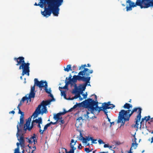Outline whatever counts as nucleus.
Here are the masks:
<instances>
[{"label": "nucleus", "instance_id": "obj_1", "mask_svg": "<svg viewBox=\"0 0 153 153\" xmlns=\"http://www.w3.org/2000/svg\"><path fill=\"white\" fill-rule=\"evenodd\" d=\"M82 103L84 107L88 109V111H90L89 113L88 111H86V114H83L85 119L89 120V118L91 119V117H90L89 114H94V111H96L98 109L101 108L102 109L107 110L109 109H112L115 107V105L113 104H111L110 102H104L102 103L101 107L98 106V102H95L92 99L89 98L83 101Z\"/></svg>", "mask_w": 153, "mask_h": 153}, {"label": "nucleus", "instance_id": "obj_2", "mask_svg": "<svg viewBox=\"0 0 153 153\" xmlns=\"http://www.w3.org/2000/svg\"><path fill=\"white\" fill-rule=\"evenodd\" d=\"M46 5L47 8L45 10L41 12L44 16L48 17L50 16L52 13L55 16H58L59 13V7L61 5L63 0H41Z\"/></svg>", "mask_w": 153, "mask_h": 153}, {"label": "nucleus", "instance_id": "obj_3", "mask_svg": "<svg viewBox=\"0 0 153 153\" xmlns=\"http://www.w3.org/2000/svg\"><path fill=\"white\" fill-rule=\"evenodd\" d=\"M138 114L136 117L140 118L141 116L142 109L140 107H135L131 111V110H128L125 111L124 110H121L119 112L118 117L117 123H121V126L124 125L125 122L129 120L130 117L133 113L136 112L137 110Z\"/></svg>", "mask_w": 153, "mask_h": 153}, {"label": "nucleus", "instance_id": "obj_4", "mask_svg": "<svg viewBox=\"0 0 153 153\" xmlns=\"http://www.w3.org/2000/svg\"><path fill=\"white\" fill-rule=\"evenodd\" d=\"M93 73V70H89L88 68H85L82 71H80L78 73V75H81V77H79V81H82L85 82V83L81 85L79 88L80 91L82 92L84 91L88 83H90V81L91 79V77L89 76L90 74Z\"/></svg>", "mask_w": 153, "mask_h": 153}, {"label": "nucleus", "instance_id": "obj_5", "mask_svg": "<svg viewBox=\"0 0 153 153\" xmlns=\"http://www.w3.org/2000/svg\"><path fill=\"white\" fill-rule=\"evenodd\" d=\"M14 59L17 63L16 64V66L20 65L19 69L22 70V76H24L25 74H27V75L29 76L30 64L28 62L25 63L24 60V58L22 56H19L17 58H15Z\"/></svg>", "mask_w": 153, "mask_h": 153}, {"label": "nucleus", "instance_id": "obj_6", "mask_svg": "<svg viewBox=\"0 0 153 153\" xmlns=\"http://www.w3.org/2000/svg\"><path fill=\"white\" fill-rule=\"evenodd\" d=\"M53 100H49L44 101L43 100L41 103L37 108L35 111L33 113V116L34 118L36 117L39 114L42 115L44 113L47 114L48 113L46 106L49 104Z\"/></svg>", "mask_w": 153, "mask_h": 153}, {"label": "nucleus", "instance_id": "obj_7", "mask_svg": "<svg viewBox=\"0 0 153 153\" xmlns=\"http://www.w3.org/2000/svg\"><path fill=\"white\" fill-rule=\"evenodd\" d=\"M53 100H49L44 101L43 100L41 103L37 108L35 111L33 113V116L34 118L36 117L39 114L42 115L44 113L47 114L48 113L46 106L49 104Z\"/></svg>", "mask_w": 153, "mask_h": 153}, {"label": "nucleus", "instance_id": "obj_8", "mask_svg": "<svg viewBox=\"0 0 153 153\" xmlns=\"http://www.w3.org/2000/svg\"><path fill=\"white\" fill-rule=\"evenodd\" d=\"M31 118H29L27 120H26L25 124L23 127V123L20 126V123H18V124L17 126V132L16 134V136L18 137L19 135V133L20 134H23L26 132V131L28 129L29 131H30L33 126V122H32L31 125L30 127H29L30 123Z\"/></svg>", "mask_w": 153, "mask_h": 153}, {"label": "nucleus", "instance_id": "obj_9", "mask_svg": "<svg viewBox=\"0 0 153 153\" xmlns=\"http://www.w3.org/2000/svg\"><path fill=\"white\" fill-rule=\"evenodd\" d=\"M143 0H137L135 4L134 2H131L130 4V6L131 7H134L137 5L140 6L141 8H147L148 7H146L145 4H146V2L145 1H143Z\"/></svg>", "mask_w": 153, "mask_h": 153}, {"label": "nucleus", "instance_id": "obj_10", "mask_svg": "<svg viewBox=\"0 0 153 153\" xmlns=\"http://www.w3.org/2000/svg\"><path fill=\"white\" fill-rule=\"evenodd\" d=\"M81 75H79L78 74L77 75H74L73 76L72 78H71L72 76L71 74H70L68 78L67 77L66 78V80H69L68 81H70L71 83H73L75 87L76 88V83L77 82V80H78L79 77H81Z\"/></svg>", "mask_w": 153, "mask_h": 153}, {"label": "nucleus", "instance_id": "obj_11", "mask_svg": "<svg viewBox=\"0 0 153 153\" xmlns=\"http://www.w3.org/2000/svg\"><path fill=\"white\" fill-rule=\"evenodd\" d=\"M19 135L18 136V140L19 141V143L17 142L16 143V145L17 147H19V146L20 145L22 148V149H24L25 148V140L24 139V137L23 134H20V133H19Z\"/></svg>", "mask_w": 153, "mask_h": 153}, {"label": "nucleus", "instance_id": "obj_12", "mask_svg": "<svg viewBox=\"0 0 153 153\" xmlns=\"http://www.w3.org/2000/svg\"><path fill=\"white\" fill-rule=\"evenodd\" d=\"M77 141H74V139L71 140V143L70 144V147L71 149L69 151H68L67 149L63 148V149L65 150V153H74V151L76 149V147H74V146L75 145Z\"/></svg>", "mask_w": 153, "mask_h": 153}, {"label": "nucleus", "instance_id": "obj_13", "mask_svg": "<svg viewBox=\"0 0 153 153\" xmlns=\"http://www.w3.org/2000/svg\"><path fill=\"white\" fill-rule=\"evenodd\" d=\"M26 139L27 142L30 143H32L33 142L34 145H35L37 143V136L35 134H33L30 137L26 138Z\"/></svg>", "mask_w": 153, "mask_h": 153}, {"label": "nucleus", "instance_id": "obj_14", "mask_svg": "<svg viewBox=\"0 0 153 153\" xmlns=\"http://www.w3.org/2000/svg\"><path fill=\"white\" fill-rule=\"evenodd\" d=\"M35 85H36L39 88H42L45 87L46 85H48L46 81H44L43 80H41L39 81L38 79L35 78L34 80Z\"/></svg>", "mask_w": 153, "mask_h": 153}, {"label": "nucleus", "instance_id": "obj_15", "mask_svg": "<svg viewBox=\"0 0 153 153\" xmlns=\"http://www.w3.org/2000/svg\"><path fill=\"white\" fill-rule=\"evenodd\" d=\"M67 113V111H64L62 112H60L56 114H55L53 116V119L56 120L57 122H58L59 120L62 119V117H61L62 115H63Z\"/></svg>", "mask_w": 153, "mask_h": 153}, {"label": "nucleus", "instance_id": "obj_16", "mask_svg": "<svg viewBox=\"0 0 153 153\" xmlns=\"http://www.w3.org/2000/svg\"><path fill=\"white\" fill-rule=\"evenodd\" d=\"M18 114H21L20 119V124L21 126V125H22L24 123V112H22L20 109H19V110Z\"/></svg>", "mask_w": 153, "mask_h": 153}, {"label": "nucleus", "instance_id": "obj_17", "mask_svg": "<svg viewBox=\"0 0 153 153\" xmlns=\"http://www.w3.org/2000/svg\"><path fill=\"white\" fill-rule=\"evenodd\" d=\"M35 85H34L33 86L31 87L29 95L30 98H34L35 97Z\"/></svg>", "mask_w": 153, "mask_h": 153}, {"label": "nucleus", "instance_id": "obj_18", "mask_svg": "<svg viewBox=\"0 0 153 153\" xmlns=\"http://www.w3.org/2000/svg\"><path fill=\"white\" fill-rule=\"evenodd\" d=\"M145 1L146 4H145L146 7H149L150 6H153V0H143Z\"/></svg>", "mask_w": 153, "mask_h": 153}, {"label": "nucleus", "instance_id": "obj_19", "mask_svg": "<svg viewBox=\"0 0 153 153\" xmlns=\"http://www.w3.org/2000/svg\"><path fill=\"white\" fill-rule=\"evenodd\" d=\"M40 1L39 2V3L38 4H37V3L36 2L35 4H34V5L35 6H39L41 8H43V7H44V10H45V7L46 8H47V7L46 6V5L43 2H42L41 1V0H40Z\"/></svg>", "mask_w": 153, "mask_h": 153}, {"label": "nucleus", "instance_id": "obj_20", "mask_svg": "<svg viewBox=\"0 0 153 153\" xmlns=\"http://www.w3.org/2000/svg\"><path fill=\"white\" fill-rule=\"evenodd\" d=\"M141 117H140V118H137V117L135 118V124L134 125V126H134V128H137V130L138 129V125H139V123H138L141 120Z\"/></svg>", "mask_w": 153, "mask_h": 153}, {"label": "nucleus", "instance_id": "obj_21", "mask_svg": "<svg viewBox=\"0 0 153 153\" xmlns=\"http://www.w3.org/2000/svg\"><path fill=\"white\" fill-rule=\"evenodd\" d=\"M70 81H67L66 80L65 81V86L63 87H59V88H61L62 89H67L68 88V85L69 84H70L71 86H72L73 85V83H71L70 82Z\"/></svg>", "mask_w": 153, "mask_h": 153}, {"label": "nucleus", "instance_id": "obj_22", "mask_svg": "<svg viewBox=\"0 0 153 153\" xmlns=\"http://www.w3.org/2000/svg\"><path fill=\"white\" fill-rule=\"evenodd\" d=\"M32 122L33 123V122H35L38 124L42 123V120L41 117H39L38 119H36L34 120H33Z\"/></svg>", "mask_w": 153, "mask_h": 153}, {"label": "nucleus", "instance_id": "obj_23", "mask_svg": "<svg viewBox=\"0 0 153 153\" xmlns=\"http://www.w3.org/2000/svg\"><path fill=\"white\" fill-rule=\"evenodd\" d=\"M132 105L130 104L126 103L123 106V107L125 109H127L128 110H130V108H132Z\"/></svg>", "mask_w": 153, "mask_h": 153}, {"label": "nucleus", "instance_id": "obj_24", "mask_svg": "<svg viewBox=\"0 0 153 153\" xmlns=\"http://www.w3.org/2000/svg\"><path fill=\"white\" fill-rule=\"evenodd\" d=\"M31 98H30L29 97V95L28 97L26 96L23 97L21 100L23 102H24V101L26 100H27L28 102V100L30 99V101Z\"/></svg>", "mask_w": 153, "mask_h": 153}, {"label": "nucleus", "instance_id": "obj_25", "mask_svg": "<svg viewBox=\"0 0 153 153\" xmlns=\"http://www.w3.org/2000/svg\"><path fill=\"white\" fill-rule=\"evenodd\" d=\"M64 70L65 71L68 72L70 70L71 71V65H68L67 66L66 68H65Z\"/></svg>", "mask_w": 153, "mask_h": 153}, {"label": "nucleus", "instance_id": "obj_26", "mask_svg": "<svg viewBox=\"0 0 153 153\" xmlns=\"http://www.w3.org/2000/svg\"><path fill=\"white\" fill-rule=\"evenodd\" d=\"M98 110H97V113L98 114L100 112V111H103L104 113H105V114L106 115L108 113V111L107 110H104L102 109L101 108H100L99 109H98Z\"/></svg>", "mask_w": 153, "mask_h": 153}, {"label": "nucleus", "instance_id": "obj_27", "mask_svg": "<svg viewBox=\"0 0 153 153\" xmlns=\"http://www.w3.org/2000/svg\"><path fill=\"white\" fill-rule=\"evenodd\" d=\"M45 87V92L47 93L48 94H50V93H51V89L50 88V89L48 91V85H46Z\"/></svg>", "mask_w": 153, "mask_h": 153}, {"label": "nucleus", "instance_id": "obj_28", "mask_svg": "<svg viewBox=\"0 0 153 153\" xmlns=\"http://www.w3.org/2000/svg\"><path fill=\"white\" fill-rule=\"evenodd\" d=\"M138 144L137 143H132L131 144V148L132 147H133L134 148V149H136L137 147Z\"/></svg>", "mask_w": 153, "mask_h": 153}, {"label": "nucleus", "instance_id": "obj_29", "mask_svg": "<svg viewBox=\"0 0 153 153\" xmlns=\"http://www.w3.org/2000/svg\"><path fill=\"white\" fill-rule=\"evenodd\" d=\"M80 97V95L79 93H78L77 94H76L75 96L73 97V98L72 99H76L77 98H78Z\"/></svg>", "mask_w": 153, "mask_h": 153}, {"label": "nucleus", "instance_id": "obj_30", "mask_svg": "<svg viewBox=\"0 0 153 153\" xmlns=\"http://www.w3.org/2000/svg\"><path fill=\"white\" fill-rule=\"evenodd\" d=\"M147 117L146 116V117H144V118H142L141 119V121L140 122V128H141V125L143 124V122H144V120H146V118H147Z\"/></svg>", "mask_w": 153, "mask_h": 153}, {"label": "nucleus", "instance_id": "obj_31", "mask_svg": "<svg viewBox=\"0 0 153 153\" xmlns=\"http://www.w3.org/2000/svg\"><path fill=\"white\" fill-rule=\"evenodd\" d=\"M86 66H87L86 64H85L84 65H82L81 66L79 67V70H81L82 69H83L84 68V69L85 68V67Z\"/></svg>", "mask_w": 153, "mask_h": 153}, {"label": "nucleus", "instance_id": "obj_32", "mask_svg": "<svg viewBox=\"0 0 153 153\" xmlns=\"http://www.w3.org/2000/svg\"><path fill=\"white\" fill-rule=\"evenodd\" d=\"M50 126L49 124V123H47V124H46L44 127V131H45Z\"/></svg>", "mask_w": 153, "mask_h": 153}, {"label": "nucleus", "instance_id": "obj_33", "mask_svg": "<svg viewBox=\"0 0 153 153\" xmlns=\"http://www.w3.org/2000/svg\"><path fill=\"white\" fill-rule=\"evenodd\" d=\"M85 151L87 153H89L91 151V150H90L89 148H86L85 149Z\"/></svg>", "mask_w": 153, "mask_h": 153}, {"label": "nucleus", "instance_id": "obj_34", "mask_svg": "<svg viewBox=\"0 0 153 153\" xmlns=\"http://www.w3.org/2000/svg\"><path fill=\"white\" fill-rule=\"evenodd\" d=\"M98 142L100 144H104L105 143L101 139H99L98 140Z\"/></svg>", "mask_w": 153, "mask_h": 153}, {"label": "nucleus", "instance_id": "obj_35", "mask_svg": "<svg viewBox=\"0 0 153 153\" xmlns=\"http://www.w3.org/2000/svg\"><path fill=\"white\" fill-rule=\"evenodd\" d=\"M14 153H20L19 152V147H17L16 148L14 152Z\"/></svg>", "mask_w": 153, "mask_h": 153}, {"label": "nucleus", "instance_id": "obj_36", "mask_svg": "<svg viewBox=\"0 0 153 153\" xmlns=\"http://www.w3.org/2000/svg\"><path fill=\"white\" fill-rule=\"evenodd\" d=\"M91 140L92 141V143H97V142H95V141H97V139H93V138L92 137V138H91Z\"/></svg>", "mask_w": 153, "mask_h": 153}, {"label": "nucleus", "instance_id": "obj_37", "mask_svg": "<svg viewBox=\"0 0 153 153\" xmlns=\"http://www.w3.org/2000/svg\"><path fill=\"white\" fill-rule=\"evenodd\" d=\"M131 6H129V7H126V11H128V10H132V8H131Z\"/></svg>", "mask_w": 153, "mask_h": 153}, {"label": "nucleus", "instance_id": "obj_38", "mask_svg": "<svg viewBox=\"0 0 153 153\" xmlns=\"http://www.w3.org/2000/svg\"><path fill=\"white\" fill-rule=\"evenodd\" d=\"M83 120L82 117H79L78 118L76 119V123H78V122H79L80 120Z\"/></svg>", "mask_w": 153, "mask_h": 153}, {"label": "nucleus", "instance_id": "obj_39", "mask_svg": "<svg viewBox=\"0 0 153 153\" xmlns=\"http://www.w3.org/2000/svg\"><path fill=\"white\" fill-rule=\"evenodd\" d=\"M61 94L62 95H63L64 97H65L66 96V94H65V91H61Z\"/></svg>", "mask_w": 153, "mask_h": 153}, {"label": "nucleus", "instance_id": "obj_40", "mask_svg": "<svg viewBox=\"0 0 153 153\" xmlns=\"http://www.w3.org/2000/svg\"><path fill=\"white\" fill-rule=\"evenodd\" d=\"M82 140L83 143H86L87 142L86 138H85L84 137H82Z\"/></svg>", "mask_w": 153, "mask_h": 153}, {"label": "nucleus", "instance_id": "obj_41", "mask_svg": "<svg viewBox=\"0 0 153 153\" xmlns=\"http://www.w3.org/2000/svg\"><path fill=\"white\" fill-rule=\"evenodd\" d=\"M50 94V97L52 98V99H51V100H52V101H55V99H54V98H53V95L51 94V93H50V94Z\"/></svg>", "mask_w": 153, "mask_h": 153}, {"label": "nucleus", "instance_id": "obj_42", "mask_svg": "<svg viewBox=\"0 0 153 153\" xmlns=\"http://www.w3.org/2000/svg\"><path fill=\"white\" fill-rule=\"evenodd\" d=\"M60 120L58 121L59 122H60L61 123V124H63L65 123L64 121L63 120H62L61 119H60V120Z\"/></svg>", "mask_w": 153, "mask_h": 153}, {"label": "nucleus", "instance_id": "obj_43", "mask_svg": "<svg viewBox=\"0 0 153 153\" xmlns=\"http://www.w3.org/2000/svg\"><path fill=\"white\" fill-rule=\"evenodd\" d=\"M57 122V121H56L55 122H51L50 123H49V124L50 126L51 124H52V125H54L56 124Z\"/></svg>", "mask_w": 153, "mask_h": 153}, {"label": "nucleus", "instance_id": "obj_44", "mask_svg": "<svg viewBox=\"0 0 153 153\" xmlns=\"http://www.w3.org/2000/svg\"><path fill=\"white\" fill-rule=\"evenodd\" d=\"M80 105L79 104H76L74 105L73 107V108L74 109H75V108H76L78 106H79V105Z\"/></svg>", "mask_w": 153, "mask_h": 153}, {"label": "nucleus", "instance_id": "obj_45", "mask_svg": "<svg viewBox=\"0 0 153 153\" xmlns=\"http://www.w3.org/2000/svg\"><path fill=\"white\" fill-rule=\"evenodd\" d=\"M78 149H81L82 148V146L81 143L79 144V145L78 146Z\"/></svg>", "mask_w": 153, "mask_h": 153}, {"label": "nucleus", "instance_id": "obj_46", "mask_svg": "<svg viewBox=\"0 0 153 153\" xmlns=\"http://www.w3.org/2000/svg\"><path fill=\"white\" fill-rule=\"evenodd\" d=\"M82 95L83 96V98L86 99L87 97V93L86 92L85 94H83Z\"/></svg>", "mask_w": 153, "mask_h": 153}, {"label": "nucleus", "instance_id": "obj_47", "mask_svg": "<svg viewBox=\"0 0 153 153\" xmlns=\"http://www.w3.org/2000/svg\"><path fill=\"white\" fill-rule=\"evenodd\" d=\"M91 96H95V101H94H94L96 102H97V96L95 94H93Z\"/></svg>", "mask_w": 153, "mask_h": 153}, {"label": "nucleus", "instance_id": "obj_48", "mask_svg": "<svg viewBox=\"0 0 153 153\" xmlns=\"http://www.w3.org/2000/svg\"><path fill=\"white\" fill-rule=\"evenodd\" d=\"M147 117V118H146V122L149 120L150 119V116H149Z\"/></svg>", "mask_w": 153, "mask_h": 153}, {"label": "nucleus", "instance_id": "obj_49", "mask_svg": "<svg viewBox=\"0 0 153 153\" xmlns=\"http://www.w3.org/2000/svg\"><path fill=\"white\" fill-rule=\"evenodd\" d=\"M77 92V91L76 89V90L74 89L73 90L72 93L73 94H76Z\"/></svg>", "mask_w": 153, "mask_h": 153}, {"label": "nucleus", "instance_id": "obj_50", "mask_svg": "<svg viewBox=\"0 0 153 153\" xmlns=\"http://www.w3.org/2000/svg\"><path fill=\"white\" fill-rule=\"evenodd\" d=\"M91 138H92V137H86V139L87 141H89L90 140H91Z\"/></svg>", "mask_w": 153, "mask_h": 153}, {"label": "nucleus", "instance_id": "obj_51", "mask_svg": "<svg viewBox=\"0 0 153 153\" xmlns=\"http://www.w3.org/2000/svg\"><path fill=\"white\" fill-rule=\"evenodd\" d=\"M44 131V130H42L41 129H40L39 130V132L41 134H43Z\"/></svg>", "mask_w": 153, "mask_h": 153}, {"label": "nucleus", "instance_id": "obj_52", "mask_svg": "<svg viewBox=\"0 0 153 153\" xmlns=\"http://www.w3.org/2000/svg\"><path fill=\"white\" fill-rule=\"evenodd\" d=\"M80 140H82V137H83L82 136V134L81 132H80Z\"/></svg>", "mask_w": 153, "mask_h": 153}, {"label": "nucleus", "instance_id": "obj_53", "mask_svg": "<svg viewBox=\"0 0 153 153\" xmlns=\"http://www.w3.org/2000/svg\"><path fill=\"white\" fill-rule=\"evenodd\" d=\"M109 147V145L108 144H105L104 145V148H107Z\"/></svg>", "mask_w": 153, "mask_h": 153}, {"label": "nucleus", "instance_id": "obj_54", "mask_svg": "<svg viewBox=\"0 0 153 153\" xmlns=\"http://www.w3.org/2000/svg\"><path fill=\"white\" fill-rule=\"evenodd\" d=\"M136 140H137L136 138L135 137H134L133 138V141L135 143H136Z\"/></svg>", "mask_w": 153, "mask_h": 153}, {"label": "nucleus", "instance_id": "obj_55", "mask_svg": "<svg viewBox=\"0 0 153 153\" xmlns=\"http://www.w3.org/2000/svg\"><path fill=\"white\" fill-rule=\"evenodd\" d=\"M33 148V150H35L36 149V146L34 145L33 146V147H32V148Z\"/></svg>", "mask_w": 153, "mask_h": 153}, {"label": "nucleus", "instance_id": "obj_56", "mask_svg": "<svg viewBox=\"0 0 153 153\" xmlns=\"http://www.w3.org/2000/svg\"><path fill=\"white\" fill-rule=\"evenodd\" d=\"M74 109L73 108H71L68 111H67V112H71V111H72L73 110V109Z\"/></svg>", "mask_w": 153, "mask_h": 153}, {"label": "nucleus", "instance_id": "obj_57", "mask_svg": "<svg viewBox=\"0 0 153 153\" xmlns=\"http://www.w3.org/2000/svg\"><path fill=\"white\" fill-rule=\"evenodd\" d=\"M9 113V114H15V112L14 111H10Z\"/></svg>", "mask_w": 153, "mask_h": 153}, {"label": "nucleus", "instance_id": "obj_58", "mask_svg": "<svg viewBox=\"0 0 153 153\" xmlns=\"http://www.w3.org/2000/svg\"><path fill=\"white\" fill-rule=\"evenodd\" d=\"M131 2H132L130 0H128L127 1V2L129 3V5L130 4H131Z\"/></svg>", "mask_w": 153, "mask_h": 153}, {"label": "nucleus", "instance_id": "obj_59", "mask_svg": "<svg viewBox=\"0 0 153 153\" xmlns=\"http://www.w3.org/2000/svg\"><path fill=\"white\" fill-rule=\"evenodd\" d=\"M35 150H32V152H30V151H29V152H28L27 153H33V152L35 151Z\"/></svg>", "mask_w": 153, "mask_h": 153}, {"label": "nucleus", "instance_id": "obj_60", "mask_svg": "<svg viewBox=\"0 0 153 153\" xmlns=\"http://www.w3.org/2000/svg\"><path fill=\"white\" fill-rule=\"evenodd\" d=\"M40 124H38V125L37 126L39 128V129H41V126H40Z\"/></svg>", "mask_w": 153, "mask_h": 153}, {"label": "nucleus", "instance_id": "obj_61", "mask_svg": "<svg viewBox=\"0 0 153 153\" xmlns=\"http://www.w3.org/2000/svg\"><path fill=\"white\" fill-rule=\"evenodd\" d=\"M131 147L130 150L128 152V153H132V152L131 151Z\"/></svg>", "mask_w": 153, "mask_h": 153}, {"label": "nucleus", "instance_id": "obj_62", "mask_svg": "<svg viewBox=\"0 0 153 153\" xmlns=\"http://www.w3.org/2000/svg\"><path fill=\"white\" fill-rule=\"evenodd\" d=\"M73 98V97H69L68 99V100H73L74 99H72V98Z\"/></svg>", "mask_w": 153, "mask_h": 153}, {"label": "nucleus", "instance_id": "obj_63", "mask_svg": "<svg viewBox=\"0 0 153 153\" xmlns=\"http://www.w3.org/2000/svg\"><path fill=\"white\" fill-rule=\"evenodd\" d=\"M150 122H153V117L151 118H150Z\"/></svg>", "mask_w": 153, "mask_h": 153}, {"label": "nucleus", "instance_id": "obj_64", "mask_svg": "<svg viewBox=\"0 0 153 153\" xmlns=\"http://www.w3.org/2000/svg\"><path fill=\"white\" fill-rule=\"evenodd\" d=\"M153 142V137L152 138V140L151 141V143H152Z\"/></svg>", "mask_w": 153, "mask_h": 153}]
</instances>
